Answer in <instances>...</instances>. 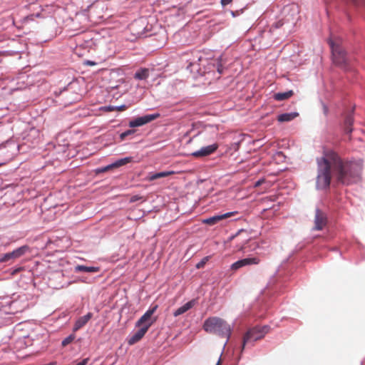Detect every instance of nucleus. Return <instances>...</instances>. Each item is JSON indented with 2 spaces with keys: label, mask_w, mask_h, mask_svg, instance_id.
I'll return each instance as SVG.
<instances>
[{
  "label": "nucleus",
  "mask_w": 365,
  "mask_h": 365,
  "mask_svg": "<svg viewBox=\"0 0 365 365\" xmlns=\"http://www.w3.org/2000/svg\"><path fill=\"white\" fill-rule=\"evenodd\" d=\"M317 187L327 189L331 180L337 184L349 185L360 179L361 168L356 163L341 158L331 149L324 150L322 156L317 158Z\"/></svg>",
  "instance_id": "f257e3e1"
},
{
  "label": "nucleus",
  "mask_w": 365,
  "mask_h": 365,
  "mask_svg": "<svg viewBox=\"0 0 365 365\" xmlns=\"http://www.w3.org/2000/svg\"><path fill=\"white\" fill-rule=\"evenodd\" d=\"M203 329L209 334H216L228 339L232 333L230 325L223 319L217 317H209L204 322Z\"/></svg>",
  "instance_id": "f03ea898"
},
{
  "label": "nucleus",
  "mask_w": 365,
  "mask_h": 365,
  "mask_svg": "<svg viewBox=\"0 0 365 365\" xmlns=\"http://www.w3.org/2000/svg\"><path fill=\"white\" fill-rule=\"evenodd\" d=\"M328 42L331 49L334 63L341 68L346 70L349 58L346 56L344 50L341 46V39L330 38Z\"/></svg>",
  "instance_id": "7ed1b4c3"
},
{
  "label": "nucleus",
  "mask_w": 365,
  "mask_h": 365,
  "mask_svg": "<svg viewBox=\"0 0 365 365\" xmlns=\"http://www.w3.org/2000/svg\"><path fill=\"white\" fill-rule=\"evenodd\" d=\"M269 327L264 326L263 327H254L249 329L243 337L242 349L247 344H252L257 340L262 339L264 335L269 331Z\"/></svg>",
  "instance_id": "20e7f679"
},
{
  "label": "nucleus",
  "mask_w": 365,
  "mask_h": 365,
  "mask_svg": "<svg viewBox=\"0 0 365 365\" xmlns=\"http://www.w3.org/2000/svg\"><path fill=\"white\" fill-rule=\"evenodd\" d=\"M158 309V305H155L149 309L136 322L135 326L138 327H148V329L156 321V318L152 319V315Z\"/></svg>",
  "instance_id": "39448f33"
},
{
  "label": "nucleus",
  "mask_w": 365,
  "mask_h": 365,
  "mask_svg": "<svg viewBox=\"0 0 365 365\" xmlns=\"http://www.w3.org/2000/svg\"><path fill=\"white\" fill-rule=\"evenodd\" d=\"M29 250L30 248L28 245L21 246L11 252H8L3 255L2 257L0 258V262H6L10 259H15L19 258Z\"/></svg>",
  "instance_id": "423d86ee"
},
{
  "label": "nucleus",
  "mask_w": 365,
  "mask_h": 365,
  "mask_svg": "<svg viewBox=\"0 0 365 365\" xmlns=\"http://www.w3.org/2000/svg\"><path fill=\"white\" fill-rule=\"evenodd\" d=\"M160 116V114L158 113L145 115L141 117H138L129 123V126L130 128L139 127L143 125H145Z\"/></svg>",
  "instance_id": "0eeeda50"
},
{
  "label": "nucleus",
  "mask_w": 365,
  "mask_h": 365,
  "mask_svg": "<svg viewBox=\"0 0 365 365\" xmlns=\"http://www.w3.org/2000/svg\"><path fill=\"white\" fill-rule=\"evenodd\" d=\"M327 223V217L325 212L319 209H316L314 216V227L315 230H323Z\"/></svg>",
  "instance_id": "6e6552de"
},
{
  "label": "nucleus",
  "mask_w": 365,
  "mask_h": 365,
  "mask_svg": "<svg viewBox=\"0 0 365 365\" xmlns=\"http://www.w3.org/2000/svg\"><path fill=\"white\" fill-rule=\"evenodd\" d=\"M260 262V259L257 257H247L242 259H240L231 265V269L232 270H237L242 267L252 265V264H258Z\"/></svg>",
  "instance_id": "1a4fd4ad"
},
{
  "label": "nucleus",
  "mask_w": 365,
  "mask_h": 365,
  "mask_svg": "<svg viewBox=\"0 0 365 365\" xmlns=\"http://www.w3.org/2000/svg\"><path fill=\"white\" fill-rule=\"evenodd\" d=\"M219 145L217 143H214L205 147H202L199 150L193 152L191 155L197 158L206 157L215 153Z\"/></svg>",
  "instance_id": "9d476101"
},
{
  "label": "nucleus",
  "mask_w": 365,
  "mask_h": 365,
  "mask_svg": "<svg viewBox=\"0 0 365 365\" xmlns=\"http://www.w3.org/2000/svg\"><path fill=\"white\" fill-rule=\"evenodd\" d=\"M237 213V212H230L222 215H215L211 217L203 220L202 222L208 225H214L219 222L220 220L234 216Z\"/></svg>",
  "instance_id": "9b49d317"
},
{
  "label": "nucleus",
  "mask_w": 365,
  "mask_h": 365,
  "mask_svg": "<svg viewBox=\"0 0 365 365\" xmlns=\"http://www.w3.org/2000/svg\"><path fill=\"white\" fill-rule=\"evenodd\" d=\"M148 331V327H140V328L128 339V344L133 345L139 341Z\"/></svg>",
  "instance_id": "f8f14e48"
},
{
  "label": "nucleus",
  "mask_w": 365,
  "mask_h": 365,
  "mask_svg": "<svg viewBox=\"0 0 365 365\" xmlns=\"http://www.w3.org/2000/svg\"><path fill=\"white\" fill-rule=\"evenodd\" d=\"M132 160H133V158L132 157H126V158H121L120 160H118L115 163H112L110 165H108L103 168L101 169V171L102 172H106V171H108V170H110L112 168H119L120 166L125 165L130 163Z\"/></svg>",
  "instance_id": "ddd939ff"
},
{
  "label": "nucleus",
  "mask_w": 365,
  "mask_h": 365,
  "mask_svg": "<svg viewBox=\"0 0 365 365\" xmlns=\"http://www.w3.org/2000/svg\"><path fill=\"white\" fill-rule=\"evenodd\" d=\"M242 234H247L243 230H240L236 235L230 237V240L237 239L239 243L237 244L236 247L237 250H242L245 248V245L248 242V239L246 237H242Z\"/></svg>",
  "instance_id": "4468645a"
},
{
  "label": "nucleus",
  "mask_w": 365,
  "mask_h": 365,
  "mask_svg": "<svg viewBox=\"0 0 365 365\" xmlns=\"http://www.w3.org/2000/svg\"><path fill=\"white\" fill-rule=\"evenodd\" d=\"M92 317L93 314L91 312H88L87 314L78 318L74 324L73 330L77 331L82 328L88 323V322L92 318Z\"/></svg>",
  "instance_id": "2eb2a0df"
},
{
  "label": "nucleus",
  "mask_w": 365,
  "mask_h": 365,
  "mask_svg": "<svg viewBox=\"0 0 365 365\" xmlns=\"http://www.w3.org/2000/svg\"><path fill=\"white\" fill-rule=\"evenodd\" d=\"M195 304V301L194 300H191L188 302H187L186 304H185L183 306L179 307L178 309H177L175 312L173 313V315L175 317H178L179 315H181L182 314H184L185 312H186L187 311H188L190 309H191Z\"/></svg>",
  "instance_id": "dca6fc26"
},
{
  "label": "nucleus",
  "mask_w": 365,
  "mask_h": 365,
  "mask_svg": "<svg viewBox=\"0 0 365 365\" xmlns=\"http://www.w3.org/2000/svg\"><path fill=\"white\" fill-rule=\"evenodd\" d=\"M298 115H299V113L297 112L282 113V114H280L278 115L277 120H278V121H279L281 123L289 122V121L294 120Z\"/></svg>",
  "instance_id": "f3484780"
},
{
  "label": "nucleus",
  "mask_w": 365,
  "mask_h": 365,
  "mask_svg": "<svg viewBox=\"0 0 365 365\" xmlns=\"http://www.w3.org/2000/svg\"><path fill=\"white\" fill-rule=\"evenodd\" d=\"M175 173V171L171 170V171H165V172H160V173H154V174H150L149 176L148 177V180L149 181H153V180H157L158 178H165V177L174 175Z\"/></svg>",
  "instance_id": "a211bd4d"
},
{
  "label": "nucleus",
  "mask_w": 365,
  "mask_h": 365,
  "mask_svg": "<svg viewBox=\"0 0 365 365\" xmlns=\"http://www.w3.org/2000/svg\"><path fill=\"white\" fill-rule=\"evenodd\" d=\"M294 95L293 91L290 90L284 93H274L273 98L275 101H282L291 98Z\"/></svg>",
  "instance_id": "6ab92c4d"
},
{
  "label": "nucleus",
  "mask_w": 365,
  "mask_h": 365,
  "mask_svg": "<svg viewBox=\"0 0 365 365\" xmlns=\"http://www.w3.org/2000/svg\"><path fill=\"white\" fill-rule=\"evenodd\" d=\"M100 268L98 267H87L85 265H77L75 267L76 272H98Z\"/></svg>",
  "instance_id": "aec40b11"
},
{
  "label": "nucleus",
  "mask_w": 365,
  "mask_h": 365,
  "mask_svg": "<svg viewBox=\"0 0 365 365\" xmlns=\"http://www.w3.org/2000/svg\"><path fill=\"white\" fill-rule=\"evenodd\" d=\"M149 76V70L148 68H141L135 73V78L138 80H145Z\"/></svg>",
  "instance_id": "412c9836"
},
{
  "label": "nucleus",
  "mask_w": 365,
  "mask_h": 365,
  "mask_svg": "<svg viewBox=\"0 0 365 365\" xmlns=\"http://www.w3.org/2000/svg\"><path fill=\"white\" fill-rule=\"evenodd\" d=\"M354 122V118L351 115H348L344 121V130L346 133H351L352 131L351 125Z\"/></svg>",
  "instance_id": "4be33fe9"
},
{
  "label": "nucleus",
  "mask_w": 365,
  "mask_h": 365,
  "mask_svg": "<svg viewBox=\"0 0 365 365\" xmlns=\"http://www.w3.org/2000/svg\"><path fill=\"white\" fill-rule=\"evenodd\" d=\"M74 339H75L74 335H73V334L69 335L68 336H67L62 341V343H61L62 346H66L67 345L71 344L74 340Z\"/></svg>",
  "instance_id": "5701e85b"
},
{
  "label": "nucleus",
  "mask_w": 365,
  "mask_h": 365,
  "mask_svg": "<svg viewBox=\"0 0 365 365\" xmlns=\"http://www.w3.org/2000/svg\"><path fill=\"white\" fill-rule=\"evenodd\" d=\"M135 130H128L123 133H122L120 135V138L121 140H123L125 139V138L130 135L134 134Z\"/></svg>",
  "instance_id": "b1692460"
},
{
  "label": "nucleus",
  "mask_w": 365,
  "mask_h": 365,
  "mask_svg": "<svg viewBox=\"0 0 365 365\" xmlns=\"http://www.w3.org/2000/svg\"><path fill=\"white\" fill-rule=\"evenodd\" d=\"M142 199H143L142 196L136 195H133L130 197V202H135L142 200Z\"/></svg>",
  "instance_id": "393cba45"
},
{
  "label": "nucleus",
  "mask_w": 365,
  "mask_h": 365,
  "mask_svg": "<svg viewBox=\"0 0 365 365\" xmlns=\"http://www.w3.org/2000/svg\"><path fill=\"white\" fill-rule=\"evenodd\" d=\"M207 260V257L204 258L202 261H201L196 265V267L198 269L202 267Z\"/></svg>",
  "instance_id": "a878e982"
},
{
  "label": "nucleus",
  "mask_w": 365,
  "mask_h": 365,
  "mask_svg": "<svg viewBox=\"0 0 365 365\" xmlns=\"http://www.w3.org/2000/svg\"><path fill=\"white\" fill-rule=\"evenodd\" d=\"M126 109H127V106L125 105H122L120 106L115 107V110H118V111H123Z\"/></svg>",
  "instance_id": "bb28decb"
},
{
  "label": "nucleus",
  "mask_w": 365,
  "mask_h": 365,
  "mask_svg": "<svg viewBox=\"0 0 365 365\" xmlns=\"http://www.w3.org/2000/svg\"><path fill=\"white\" fill-rule=\"evenodd\" d=\"M232 0H221V4L222 6H226L232 2Z\"/></svg>",
  "instance_id": "cd10ccee"
},
{
  "label": "nucleus",
  "mask_w": 365,
  "mask_h": 365,
  "mask_svg": "<svg viewBox=\"0 0 365 365\" xmlns=\"http://www.w3.org/2000/svg\"><path fill=\"white\" fill-rule=\"evenodd\" d=\"M23 270V267H19L17 269H15L12 272L11 274H16V273L19 272L20 271Z\"/></svg>",
  "instance_id": "c85d7f7f"
},
{
  "label": "nucleus",
  "mask_w": 365,
  "mask_h": 365,
  "mask_svg": "<svg viewBox=\"0 0 365 365\" xmlns=\"http://www.w3.org/2000/svg\"><path fill=\"white\" fill-rule=\"evenodd\" d=\"M217 70L220 74L222 73V66L219 63L217 66Z\"/></svg>",
  "instance_id": "c756f323"
},
{
  "label": "nucleus",
  "mask_w": 365,
  "mask_h": 365,
  "mask_svg": "<svg viewBox=\"0 0 365 365\" xmlns=\"http://www.w3.org/2000/svg\"><path fill=\"white\" fill-rule=\"evenodd\" d=\"M106 110L108 111H113V110H115V108L113 107V106H108L106 108Z\"/></svg>",
  "instance_id": "7c9ffc66"
},
{
  "label": "nucleus",
  "mask_w": 365,
  "mask_h": 365,
  "mask_svg": "<svg viewBox=\"0 0 365 365\" xmlns=\"http://www.w3.org/2000/svg\"><path fill=\"white\" fill-rule=\"evenodd\" d=\"M263 180H258L256 183H255V186L256 187H258L262 183Z\"/></svg>",
  "instance_id": "2f4dec72"
},
{
  "label": "nucleus",
  "mask_w": 365,
  "mask_h": 365,
  "mask_svg": "<svg viewBox=\"0 0 365 365\" xmlns=\"http://www.w3.org/2000/svg\"><path fill=\"white\" fill-rule=\"evenodd\" d=\"M216 365H221V360H220V359H219V361H217Z\"/></svg>",
  "instance_id": "473e14b6"
},
{
  "label": "nucleus",
  "mask_w": 365,
  "mask_h": 365,
  "mask_svg": "<svg viewBox=\"0 0 365 365\" xmlns=\"http://www.w3.org/2000/svg\"><path fill=\"white\" fill-rule=\"evenodd\" d=\"M324 110H325V112H327V107L324 106Z\"/></svg>",
  "instance_id": "72a5a7b5"
}]
</instances>
